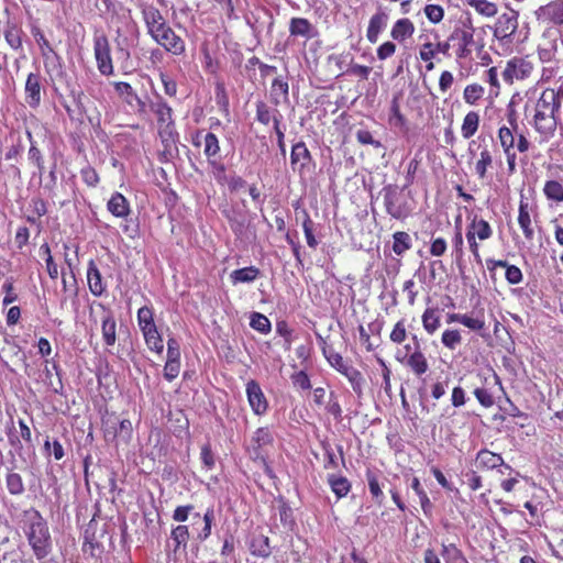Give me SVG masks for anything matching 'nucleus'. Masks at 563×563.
<instances>
[{
  "instance_id": "obj_1",
  "label": "nucleus",
  "mask_w": 563,
  "mask_h": 563,
  "mask_svg": "<svg viewBox=\"0 0 563 563\" xmlns=\"http://www.w3.org/2000/svg\"><path fill=\"white\" fill-rule=\"evenodd\" d=\"M33 555L40 563H47L53 552V539L46 520L37 510L27 514L23 528Z\"/></svg>"
},
{
  "instance_id": "obj_2",
  "label": "nucleus",
  "mask_w": 563,
  "mask_h": 563,
  "mask_svg": "<svg viewBox=\"0 0 563 563\" xmlns=\"http://www.w3.org/2000/svg\"><path fill=\"white\" fill-rule=\"evenodd\" d=\"M561 107L553 99H549V93L540 95L534 104V114L532 126L540 135L541 141H549L554 136L560 122Z\"/></svg>"
},
{
  "instance_id": "obj_3",
  "label": "nucleus",
  "mask_w": 563,
  "mask_h": 563,
  "mask_svg": "<svg viewBox=\"0 0 563 563\" xmlns=\"http://www.w3.org/2000/svg\"><path fill=\"white\" fill-rule=\"evenodd\" d=\"M150 35L158 45L174 55H181L186 49L184 40L166 22L158 26V30L155 29L151 32Z\"/></svg>"
},
{
  "instance_id": "obj_4",
  "label": "nucleus",
  "mask_w": 563,
  "mask_h": 563,
  "mask_svg": "<svg viewBox=\"0 0 563 563\" xmlns=\"http://www.w3.org/2000/svg\"><path fill=\"white\" fill-rule=\"evenodd\" d=\"M273 434L268 428H258L247 446L249 453L254 461H264L267 449L273 445Z\"/></svg>"
},
{
  "instance_id": "obj_5",
  "label": "nucleus",
  "mask_w": 563,
  "mask_h": 563,
  "mask_svg": "<svg viewBox=\"0 0 563 563\" xmlns=\"http://www.w3.org/2000/svg\"><path fill=\"white\" fill-rule=\"evenodd\" d=\"M93 51L97 60V67L102 75L113 74V65L110 55V45L106 35H97L93 38Z\"/></svg>"
},
{
  "instance_id": "obj_6",
  "label": "nucleus",
  "mask_w": 563,
  "mask_h": 563,
  "mask_svg": "<svg viewBox=\"0 0 563 563\" xmlns=\"http://www.w3.org/2000/svg\"><path fill=\"white\" fill-rule=\"evenodd\" d=\"M533 70V65L526 58L515 57L507 62L503 71V78L506 82L512 84L514 80H523L528 78Z\"/></svg>"
},
{
  "instance_id": "obj_7",
  "label": "nucleus",
  "mask_w": 563,
  "mask_h": 563,
  "mask_svg": "<svg viewBox=\"0 0 563 563\" xmlns=\"http://www.w3.org/2000/svg\"><path fill=\"white\" fill-rule=\"evenodd\" d=\"M538 21L544 24H563V0H553L536 11Z\"/></svg>"
},
{
  "instance_id": "obj_8",
  "label": "nucleus",
  "mask_w": 563,
  "mask_h": 563,
  "mask_svg": "<svg viewBox=\"0 0 563 563\" xmlns=\"http://www.w3.org/2000/svg\"><path fill=\"white\" fill-rule=\"evenodd\" d=\"M384 205L389 216L395 219H402L408 216V210L401 203V196L396 187L384 188Z\"/></svg>"
},
{
  "instance_id": "obj_9",
  "label": "nucleus",
  "mask_w": 563,
  "mask_h": 563,
  "mask_svg": "<svg viewBox=\"0 0 563 563\" xmlns=\"http://www.w3.org/2000/svg\"><path fill=\"white\" fill-rule=\"evenodd\" d=\"M151 110L156 114L157 122L161 126L159 134L164 139L165 136H172L174 121L172 118V108L162 99L151 104Z\"/></svg>"
},
{
  "instance_id": "obj_10",
  "label": "nucleus",
  "mask_w": 563,
  "mask_h": 563,
  "mask_svg": "<svg viewBox=\"0 0 563 563\" xmlns=\"http://www.w3.org/2000/svg\"><path fill=\"white\" fill-rule=\"evenodd\" d=\"M517 29L518 13L516 11H510L498 16L494 29V35L500 40L509 38L515 34Z\"/></svg>"
},
{
  "instance_id": "obj_11",
  "label": "nucleus",
  "mask_w": 563,
  "mask_h": 563,
  "mask_svg": "<svg viewBox=\"0 0 563 563\" xmlns=\"http://www.w3.org/2000/svg\"><path fill=\"white\" fill-rule=\"evenodd\" d=\"M25 102L30 108L35 109L42 101V79L38 74L30 73L26 77L25 87Z\"/></svg>"
},
{
  "instance_id": "obj_12",
  "label": "nucleus",
  "mask_w": 563,
  "mask_h": 563,
  "mask_svg": "<svg viewBox=\"0 0 563 563\" xmlns=\"http://www.w3.org/2000/svg\"><path fill=\"white\" fill-rule=\"evenodd\" d=\"M246 395L249 404L255 415L261 416L266 412L268 406L267 400L257 382L250 380L246 384Z\"/></svg>"
},
{
  "instance_id": "obj_13",
  "label": "nucleus",
  "mask_w": 563,
  "mask_h": 563,
  "mask_svg": "<svg viewBox=\"0 0 563 563\" xmlns=\"http://www.w3.org/2000/svg\"><path fill=\"white\" fill-rule=\"evenodd\" d=\"M114 88L124 101L139 114H144L146 112L145 102L137 96L130 84L119 81L114 84Z\"/></svg>"
},
{
  "instance_id": "obj_14",
  "label": "nucleus",
  "mask_w": 563,
  "mask_h": 563,
  "mask_svg": "<svg viewBox=\"0 0 563 563\" xmlns=\"http://www.w3.org/2000/svg\"><path fill=\"white\" fill-rule=\"evenodd\" d=\"M101 310V332L102 339L107 346H113L117 341V323L110 310H107L103 305H99Z\"/></svg>"
},
{
  "instance_id": "obj_15",
  "label": "nucleus",
  "mask_w": 563,
  "mask_h": 563,
  "mask_svg": "<svg viewBox=\"0 0 563 563\" xmlns=\"http://www.w3.org/2000/svg\"><path fill=\"white\" fill-rule=\"evenodd\" d=\"M449 42H456L459 46L457 56L466 57L471 53L470 46L474 43V34L471 29H455L449 37Z\"/></svg>"
},
{
  "instance_id": "obj_16",
  "label": "nucleus",
  "mask_w": 563,
  "mask_h": 563,
  "mask_svg": "<svg viewBox=\"0 0 563 563\" xmlns=\"http://www.w3.org/2000/svg\"><path fill=\"white\" fill-rule=\"evenodd\" d=\"M269 96L272 103L275 106L289 102L288 82L283 80L280 77L275 78L272 82Z\"/></svg>"
},
{
  "instance_id": "obj_17",
  "label": "nucleus",
  "mask_w": 563,
  "mask_h": 563,
  "mask_svg": "<svg viewBox=\"0 0 563 563\" xmlns=\"http://www.w3.org/2000/svg\"><path fill=\"white\" fill-rule=\"evenodd\" d=\"M388 15L383 11L377 12L371 18L366 33L367 40L371 43L374 44L378 41V35L386 27Z\"/></svg>"
},
{
  "instance_id": "obj_18",
  "label": "nucleus",
  "mask_w": 563,
  "mask_h": 563,
  "mask_svg": "<svg viewBox=\"0 0 563 563\" xmlns=\"http://www.w3.org/2000/svg\"><path fill=\"white\" fill-rule=\"evenodd\" d=\"M87 279L89 289L93 296L99 297L104 292L106 286L102 283V276L93 261L89 262Z\"/></svg>"
},
{
  "instance_id": "obj_19",
  "label": "nucleus",
  "mask_w": 563,
  "mask_h": 563,
  "mask_svg": "<svg viewBox=\"0 0 563 563\" xmlns=\"http://www.w3.org/2000/svg\"><path fill=\"white\" fill-rule=\"evenodd\" d=\"M289 32L295 36L311 38L316 35L313 25L303 18H292L289 24Z\"/></svg>"
},
{
  "instance_id": "obj_20",
  "label": "nucleus",
  "mask_w": 563,
  "mask_h": 563,
  "mask_svg": "<svg viewBox=\"0 0 563 563\" xmlns=\"http://www.w3.org/2000/svg\"><path fill=\"white\" fill-rule=\"evenodd\" d=\"M476 463L478 467L483 468H496L498 466H505L507 470H510V466L504 463V460L499 454H495L488 450H481L477 453Z\"/></svg>"
},
{
  "instance_id": "obj_21",
  "label": "nucleus",
  "mask_w": 563,
  "mask_h": 563,
  "mask_svg": "<svg viewBox=\"0 0 563 563\" xmlns=\"http://www.w3.org/2000/svg\"><path fill=\"white\" fill-rule=\"evenodd\" d=\"M415 33L413 23L407 19H399L393 26L390 36L398 42H404L405 40L412 36Z\"/></svg>"
},
{
  "instance_id": "obj_22",
  "label": "nucleus",
  "mask_w": 563,
  "mask_h": 563,
  "mask_svg": "<svg viewBox=\"0 0 563 563\" xmlns=\"http://www.w3.org/2000/svg\"><path fill=\"white\" fill-rule=\"evenodd\" d=\"M310 152L308 151L303 142H298L291 148L290 163L294 169L299 165V168H303L310 161Z\"/></svg>"
},
{
  "instance_id": "obj_23",
  "label": "nucleus",
  "mask_w": 563,
  "mask_h": 563,
  "mask_svg": "<svg viewBox=\"0 0 563 563\" xmlns=\"http://www.w3.org/2000/svg\"><path fill=\"white\" fill-rule=\"evenodd\" d=\"M143 19L147 27L148 34L158 26L164 24L166 21L158 9L153 5H147L142 10Z\"/></svg>"
},
{
  "instance_id": "obj_24",
  "label": "nucleus",
  "mask_w": 563,
  "mask_h": 563,
  "mask_svg": "<svg viewBox=\"0 0 563 563\" xmlns=\"http://www.w3.org/2000/svg\"><path fill=\"white\" fill-rule=\"evenodd\" d=\"M203 154L208 158L210 165H216V158L220 153V144L216 134L208 132L203 135Z\"/></svg>"
},
{
  "instance_id": "obj_25",
  "label": "nucleus",
  "mask_w": 563,
  "mask_h": 563,
  "mask_svg": "<svg viewBox=\"0 0 563 563\" xmlns=\"http://www.w3.org/2000/svg\"><path fill=\"white\" fill-rule=\"evenodd\" d=\"M493 162L494 157L492 151L487 146L483 147L474 167L479 179L487 177L488 168L493 166Z\"/></svg>"
},
{
  "instance_id": "obj_26",
  "label": "nucleus",
  "mask_w": 563,
  "mask_h": 563,
  "mask_svg": "<svg viewBox=\"0 0 563 563\" xmlns=\"http://www.w3.org/2000/svg\"><path fill=\"white\" fill-rule=\"evenodd\" d=\"M108 210L118 218H124L130 212L129 202L123 195L117 192L108 201Z\"/></svg>"
},
{
  "instance_id": "obj_27",
  "label": "nucleus",
  "mask_w": 563,
  "mask_h": 563,
  "mask_svg": "<svg viewBox=\"0 0 563 563\" xmlns=\"http://www.w3.org/2000/svg\"><path fill=\"white\" fill-rule=\"evenodd\" d=\"M467 231L481 241H485L493 235L492 227L484 219L474 218L468 224Z\"/></svg>"
},
{
  "instance_id": "obj_28",
  "label": "nucleus",
  "mask_w": 563,
  "mask_h": 563,
  "mask_svg": "<svg viewBox=\"0 0 563 563\" xmlns=\"http://www.w3.org/2000/svg\"><path fill=\"white\" fill-rule=\"evenodd\" d=\"M260 274L261 272L257 267L249 266L233 271L230 274V278L233 285L239 283H252L260 276Z\"/></svg>"
},
{
  "instance_id": "obj_29",
  "label": "nucleus",
  "mask_w": 563,
  "mask_h": 563,
  "mask_svg": "<svg viewBox=\"0 0 563 563\" xmlns=\"http://www.w3.org/2000/svg\"><path fill=\"white\" fill-rule=\"evenodd\" d=\"M479 115L475 111H470L463 119L461 133L464 139H471L478 130Z\"/></svg>"
},
{
  "instance_id": "obj_30",
  "label": "nucleus",
  "mask_w": 563,
  "mask_h": 563,
  "mask_svg": "<svg viewBox=\"0 0 563 563\" xmlns=\"http://www.w3.org/2000/svg\"><path fill=\"white\" fill-rule=\"evenodd\" d=\"M189 529L185 525H179L175 528H173L170 532V538L174 542V552L176 553L180 548L183 550L186 549L187 542L189 540Z\"/></svg>"
},
{
  "instance_id": "obj_31",
  "label": "nucleus",
  "mask_w": 563,
  "mask_h": 563,
  "mask_svg": "<svg viewBox=\"0 0 563 563\" xmlns=\"http://www.w3.org/2000/svg\"><path fill=\"white\" fill-rule=\"evenodd\" d=\"M518 223H519L520 228L522 229L526 239L532 240L533 239V230L531 228V219H530V214L528 212V203L527 202L520 201Z\"/></svg>"
},
{
  "instance_id": "obj_32",
  "label": "nucleus",
  "mask_w": 563,
  "mask_h": 563,
  "mask_svg": "<svg viewBox=\"0 0 563 563\" xmlns=\"http://www.w3.org/2000/svg\"><path fill=\"white\" fill-rule=\"evenodd\" d=\"M251 552L260 558H268L271 555L268 537L263 534L254 537L251 542Z\"/></svg>"
},
{
  "instance_id": "obj_33",
  "label": "nucleus",
  "mask_w": 563,
  "mask_h": 563,
  "mask_svg": "<svg viewBox=\"0 0 563 563\" xmlns=\"http://www.w3.org/2000/svg\"><path fill=\"white\" fill-rule=\"evenodd\" d=\"M22 30L19 29L14 24H8L3 31V35L5 38V42L9 44V46L14 49H21L22 48V38H21Z\"/></svg>"
},
{
  "instance_id": "obj_34",
  "label": "nucleus",
  "mask_w": 563,
  "mask_h": 563,
  "mask_svg": "<svg viewBox=\"0 0 563 563\" xmlns=\"http://www.w3.org/2000/svg\"><path fill=\"white\" fill-rule=\"evenodd\" d=\"M422 324L429 334H433L440 327V317L434 308H427L422 314Z\"/></svg>"
},
{
  "instance_id": "obj_35",
  "label": "nucleus",
  "mask_w": 563,
  "mask_h": 563,
  "mask_svg": "<svg viewBox=\"0 0 563 563\" xmlns=\"http://www.w3.org/2000/svg\"><path fill=\"white\" fill-rule=\"evenodd\" d=\"M498 140L503 152L515 151L516 133L510 128L503 125L498 130Z\"/></svg>"
},
{
  "instance_id": "obj_36",
  "label": "nucleus",
  "mask_w": 563,
  "mask_h": 563,
  "mask_svg": "<svg viewBox=\"0 0 563 563\" xmlns=\"http://www.w3.org/2000/svg\"><path fill=\"white\" fill-rule=\"evenodd\" d=\"M322 352L324 357L328 360L330 365L338 369L340 373L344 374V368H349L351 365H347L343 357L336 353L331 346L324 344L322 347Z\"/></svg>"
},
{
  "instance_id": "obj_37",
  "label": "nucleus",
  "mask_w": 563,
  "mask_h": 563,
  "mask_svg": "<svg viewBox=\"0 0 563 563\" xmlns=\"http://www.w3.org/2000/svg\"><path fill=\"white\" fill-rule=\"evenodd\" d=\"M328 481L332 492L336 495L338 498H342L349 494L351 489V484L346 477H336L334 475H330Z\"/></svg>"
},
{
  "instance_id": "obj_38",
  "label": "nucleus",
  "mask_w": 563,
  "mask_h": 563,
  "mask_svg": "<svg viewBox=\"0 0 563 563\" xmlns=\"http://www.w3.org/2000/svg\"><path fill=\"white\" fill-rule=\"evenodd\" d=\"M143 335L146 342V345L152 351H155L157 353H162L164 349L162 336L159 335L156 325L153 328H148L147 330L143 331Z\"/></svg>"
},
{
  "instance_id": "obj_39",
  "label": "nucleus",
  "mask_w": 563,
  "mask_h": 563,
  "mask_svg": "<svg viewBox=\"0 0 563 563\" xmlns=\"http://www.w3.org/2000/svg\"><path fill=\"white\" fill-rule=\"evenodd\" d=\"M393 251L397 255H402L406 251L411 249V238L407 232L398 231L393 235Z\"/></svg>"
},
{
  "instance_id": "obj_40",
  "label": "nucleus",
  "mask_w": 563,
  "mask_h": 563,
  "mask_svg": "<svg viewBox=\"0 0 563 563\" xmlns=\"http://www.w3.org/2000/svg\"><path fill=\"white\" fill-rule=\"evenodd\" d=\"M5 485L11 495L20 496L25 492L24 483L20 474L10 472L5 476Z\"/></svg>"
},
{
  "instance_id": "obj_41",
  "label": "nucleus",
  "mask_w": 563,
  "mask_h": 563,
  "mask_svg": "<svg viewBox=\"0 0 563 563\" xmlns=\"http://www.w3.org/2000/svg\"><path fill=\"white\" fill-rule=\"evenodd\" d=\"M407 364L417 374L422 375L428 371V362L420 350H416L408 358Z\"/></svg>"
},
{
  "instance_id": "obj_42",
  "label": "nucleus",
  "mask_w": 563,
  "mask_h": 563,
  "mask_svg": "<svg viewBox=\"0 0 563 563\" xmlns=\"http://www.w3.org/2000/svg\"><path fill=\"white\" fill-rule=\"evenodd\" d=\"M343 375L351 383L353 390L358 396H361L362 391H363V383H364V378H363L362 373L357 368H355L353 366H350L349 368H344V374Z\"/></svg>"
},
{
  "instance_id": "obj_43",
  "label": "nucleus",
  "mask_w": 563,
  "mask_h": 563,
  "mask_svg": "<svg viewBox=\"0 0 563 563\" xmlns=\"http://www.w3.org/2000/svg\"><path fill=\"white\" fill-rule=\"evenodd\" d=\"M543 192L550 200L555 202L563 201V186L556 180H548L544 185Z\"/></svg>"
},
{
  "instance_id": "obj_44",
  "label": "nucleus",
  "mask_w": 563,
  "mask_h": 563,
  "mask_svg": "<svg viewBox=\"0 0 563 563\" xmlns=\"http://www.w3.org/2000/svg\"><path fill=\"white\" fill-rule=\"evenodd\" d=\"M479 14L485 16H494L497 14V5L488 0H467Z\"/></svg>"
},
{
  "instance_id": "obj_45",
  "label": "nucleus",
  "mask_w": 563,
  "mask_h": 563,
  "mask_svg": "<svg viewBox=\"0 0 563 563\" xmlns=\"http://www.w3.org/2000/svg\"><path fill=\"white\" fill-rule=\"evenodd\" d=\"M250 325L252 329H254L263 334L269 333L271 329H272L269 319L260 312L252 313Z\"/></svg>"
},
{
  "instance_id": "obj_46",
  "label": "nucleus",
  "mask_w": 563,
  "mask_h": 563,
  "mask_svg": "<svg viewBox=\"0 0 563 563\" xmlns=\"http://www.w3.org/2000/svg\"><path fill=\"white\" fill-rule=\"evenodd\" d=\"M484 87L478 84L467 85L463 92L466 103L475 104L484 95Z\"/></svg>"
},
{
  "instance_id": "obj_47",
  "label": "nucleus",
  "mask_w": 563,
  "mask_h": 563,
  "mask_svg": "<svg viewBox=\"0 0 563 563\" xmlns=\"http://www.w3.org/2000/svg\"><path fill=\"white\" fill-rule=\"evenodd\" d=\"M43 58L47 74L51 75L53 71H56L58 75L64 74L60 57L55 52L49 54H46V52H44Z\"/></svg>"
},
{
  "instance_id": "obj_48",
  "label": "nucleus",
  "mask_w": 563,
  "mask_h": 563,
  "mask_svg": "<svg viewBox=\"0 0 563 563\" xmlns=\"http://www.w3.org/2000/svg\"><path fill=\"white\" fill-rule=\"evenodd\" d=\"M137 322L143 331L147 330L148 328L155 327L154 319H153V312L148 307H142L137 311Z\"/></svg>"
},
{
  "instance_id": "obj_49",
  "label": "nucleus",
  "mask_w": 563,
  "mask_h": 563,
  "mask_svg": "<svg viewBox=\"0 0 563 563\" xmlns=\"http://www.w3.org/2000/svg\"><path fill=\"white\" fill-rule=\"evenodd\" d=\"M423 12L427 19L433 24L440 23L444 16L443 8L438 4H427L423 9Z\"/></svg>"
},
{
  "instance_id": "obj_50",
  "label": "nucleus",
  "mask_w": 563,
  "mask_h": 563,
  "mask_svg": "<svg viewBox=\"0 0 563 563\" xmlns=\"http://www.w3.org/2000/svg\"><path fill=\"white\" fill-rule=\"evenodd\" d=\"M27 157L29 161L38 168V174L40 176H42L44 173V158L41 151L33 142H31V146L27 152Z\"/></svg>"
},
{
  "instance_id": "obj_51",
  "label": "nucleus",
  "mask_w": 563,
  "mask_h": 563,
  "mask_svg": "<svg viewBox=\"0 0 563 563\" xmlns=\"http://www.w3.org/2000/svg\"><path fill=\"white\" fill-rule=\"evenodd\" d=\"M443 345L450 350H454L462 341L461 334L457 330H445L441 339Z\"/></svg>"
},
{
  "instance_id": "obj_52",
  "label": "nucleus",
  "mask_w": 563,
  "mask_h": 563,
  "mask_svg": "<svg viewBox=\"0 0 563 563\" xmlns=\"http://www.w3.org/2000/svg\"><path fill=\"white\" fill-rule=\"evenodd\" d=\"M40 251L43 252L44 254H46L45 262H46V269H47L49 277L52 279H56L58 277V267L51 255V250H49L48 244H43L41 246Z\"/></svg>"
},
{
  "instance_id": "obj_53",
  "label": "nucleus",
  "mask_w": 563,
  "mask_h": 563,
  "mask_svg": "<svg viewBox=\"0 0 563 563\" xmlns=\"http://www.w3.org/2000/svg\"><path fill=\"white\" fill-rule=\"evenodd\" d=\"M366 476H367L369 493L372 494L373 498H375L376 501L380 505L382 500L384 498V494H383V490L380 489L378 479L371 472H368Z\"/></svg>"
},
{
  "instance_id": "obj_54",
  "label": "nucleus",
  "mask_w": 563,
  "mask_h": 563,
  "mask_svg": "<svg viewBox=\"0 0 563 563\" xmlns=\"http://www.w3.org/2000/svg\"><path fill=\"white\" fill-rule=\"evenodd\" d=\"M272 113L273 111L265 102H256V120L260 123L267 125L272 121Z\"/></svg>"
},
{
  "instance_id": "obj_55",
  "label": "nucleus",
  "mask_w": 563,
  "mask_h": 563,
  "mask_svg": "<svg viewBox=\"0 0 563 563\" xmlns=\"http://www.w3.org/2000/svg\"><path fill=\"white\" fill-rule=\"evenodd\" d=\"M44 449L47 454L53 455L56 461L62 460L65 455L63 445L57 440H54L53 442L46 440L44 443Z\"/></svg>"
},
{
  "instance_id": "obj_56",
  "label": "nucleus",
  "mask_w": 563,
  "mask_h": 563,
  "mask_svg": "<svg viewBox=\"0 0 563 563\" xmlns=\"http://www.w3.org/2000/svg\"><path fill=\"white\" fill-rule=\"evenodd\" d=\"M462 324L473 331H481L485 328V320L483 316L471 317L463 314Z\"/></svg>"
},
{
  "instance_id": "obj_57",
  "label": "nucleus",
  "mask_w": 563,
  "mask_h": 563,
  "mask_svg": "<svg viewBox=\"0 0 563 563\" xmlns=\"http://www.w3.org/2000/svg\"><path fill=\"white\" fill-rule=\"evenodd\" d=\"M302 228H303L307 244L310 247L316 249L318 245V241L313 234V222L308 216L306 217V219L302 223Z\"/></svg>"
},
{
  "instance_id": "obj_58",
  "label": "nucleus",
  "mask_w": 563,
  "mask_h": 563,
  "mask_svg": "<svg viewBox=\"0 0 563 563\" xmlns=\"http://www.w3.org/2000/svg\"><path fill=\"white\" fill-rule=\"evenodd\" d=\"M180 363L179 360H167L164 366V377L172 382L179 374Z\"/></svg>"
},
{
  "instance_id": "obj_59",
  "label": "nucleus",
  "mask_w": 563,
  "mask_h": 563,
  "mask_svg": "<svg viewBox=\"0 0 563 563\" xmlns=\"http://www.w3.org/2000/svg\"><path fill=\"white\" fill-rule=\"evenodd\" d=\"M474 395L478 402L485 408H489L494 405V398L492 394L485 388H475Z\"/></svg>"
},
{
  "instance_id": "obj_60",
  "label": "nucleus",
  "mask_w": 563,
  "mask_h": 563,
  "mask_svg": "<svg viewBox=\"0 0 563 563\" xmlns=\"http://www.w3.org/2000/svg\"><path fill=\"white\" fill-rule=\"evenodd\" d=\"M406 335L407 333L404 321H398L390 333V340L394 343L400 344L405 341Z\"/></svg>"
},
{
  "instance_id": "obj_61",
  "label": "nucleus",
  "mask_w": 563,
  "mask_h": 563,
  "mask_svg": "<svg viewBox=\"0 0 563 563\" xmlns=\"http://www.w3.org/2000/svg\"><path fill=\"white\" fill-rule=\"evenodd\" d=\"M192 510V505L178 506L173 512V519L177 522H185Z\"/></svg>"
},
{
  "instance_id": "obj_62",
  "label": "nucleus",
  "mask_w": 563,
  "mask_h": 563,
  "mask_svg": "<svg viewBox=\"0 0 563 563\" xmlns=\"http://www.w3.org/2000/svg\"><path fill=\"white\" fill-rule=\"evenodd\" d=\"M117 428L118 438H122L124 441H128L132 435V423L129 419L118 420Z\"/></svg>"
},
{
  "instance_id": "obj_63",
  "label": "nucleus",
  "mask_w": 563,
  "mask_h": 563,
  "mask_svg": "<svg viewBox=\"0 0 563 563\" xmlns=\"http://www.w3.org/2000/svg\"><path fill=\"white\" fill-rule=\"evenodd\" d=\"M2 290L5 292V296L2 300L4 306L10 305L18 299V295L14 291L13 283L11 280H5V283L2 285Z\"/></svg>"
},
{
  "instance_id": "obj_64",
  "label": "nucleus",
  "mask_w": 563,
  "mask_h": 563,
  "mask_svg": "<svg viewBox=\"0 0 563 563\" xmlns=\"http://www.w3.org/2000/svg\"><path fill=\"white\" fill-rule=\"evenodd\" d=\"M506 279L511 285H517L522 280V273L519 267L509 265L506 268Z\"/></svg>"
}]
</instances>
